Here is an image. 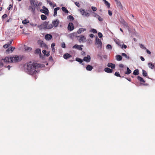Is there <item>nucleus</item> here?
Instances as JSON below:
<instances>
[{"instance_id":"1","label":"nucleus","mask_w":155,"mask_h":155,"mask_svg":"<svg viewBox=\"0 0 155 155\" xmlns=\"http://www.w3.org/2000/svg\"><path fill=\"white\" fill-rule=\"evenodd\" d=\"M44 64L36 62H29L27 64V70L28 74L31 75L35 74L39 71V68H43Z\"/></svg>"},{"instance_id":"2","label":"nucleus","mask_w":155,"mask_h":155,"mask_svg":"<svg viewBox=\"0 0 155 155\" xmlns=\"http://www.w3.org/2000/svg\"><path fill=\"white\" fill-rule=\"evenodd\" d=\"M22 58L23 57L21 56L16 55L15 57H6L5 58L2 59V60L5 62H16L21 61Z\"/></svg>"},{"instance_id":"3","label":"nucleus","mask_w":155,"mask_h":155,"mask_svg":"<svg viewBox=\"0 0 155 155\" xmlns=\"http://www.w3.org/2000/svg\"><path fill=\"white\" fill-rule=\"evenodd\" d=\"M43 26L45 29H51L53 26L52 24L50 23L49 22L45 21L43 23Z\"/></svg>"},{"instance_id":"4","label":"nucleus","mask_w":155,"mask_h":155,"mask_svg":"<svg viewBox=\"0 0 155 155\" xmlns=\"http://www.w3.org/2000/svg\"><path fill=\"white\" fill-rule=\"evenodd\" d=\"M81 14L82 15H84L85 16L88 17L89 15V13L86 12H85L84 9L83 8H80L78 10Z\"/></svg>"},{"instance_id":"5","label":"nucleus","mask_w":155,"mask_h":155,"mask_svg":"<svg viewBox=\"0 0 155 155\" xmlns=\"http://www.w3.org/2000/svg\"><path fill=\"white\" fill-rule=\"evenodd\" d=\"M42 8L43 9L40 10V12L45 14V15H48L49 13V11L48 8L45 6L42 7Z\"/></svg>"},{"instance_id":"6","label":"nucleus","mask_w":155,"mask_h":155,"mask_svg":"<svg viewBox=\"0 0 155 155\" xmlns=\"http://www.w3.org/2000/svg\"><path fill=\"white\" fill-rule=\"evenodd\" d=\"M78 37H79L80 38L79 39L78 41L79 42L81 43V42H84L86 41V39L85 37L83 35H80L78 36Z\"/></svg>"},{"instance_id":"7","label":"nucleus","mask_w":155,"mask_h":155,"mask_svg":"<svg viewBox=\"0 0 155 155\" xmlns=\"http://www.w3.org/2000/svg\"><path fill=\"white\" fill-rule=\"evenodd\" d=\"M35 6H37L36 5H35L30 6L28 7V10H30L32 13L34 14L35 12Z\"/></svg>"},{"instance_id":"8","label":"nucleus","mask_w":155,"mask_h":155,"mask_svg":"<svg viewBox=\"0 0 155 155\" xmlns=\"http://www.w3.org/2000/svg\"><path fill=\"white\" fill-rule=\"evenodd\" d=\"M59 23V21L58 20L56 19L53 21L52 22V24L53 26H54L55 27H57Z\"/></svg>"},{"instance_id":"9","label":"nucleus","mask_w":155,"mask_h":155,"mask_svg":"<svg viewBox=\"0 0 155 155\" xmlns=\"http://www.w3.org/2000/svg\"><path fill=\"white\" fill-rule=\"evenodd\" d=\"M83 45H75L73 47V48H75L76 49H77L79 50L80 51H82L83 50L82 48V47H83Z\"/></svg>"},{"instance_id":"10","label":"nucleus","mask_w":155,"mask_h":155,"mask_svg":"<svg viewBox=\"0 0 155 155\" xmlns=\"http://www.w3.org/2000/svg\"><path fill=\"white\" fill-rule=\"evenodd\" d=\"M68 29L70 31H72L74 29V26L72 23H70L68 25Z\"/></svg>"},{"instance_id":"11","label":"nucleus","mask_w":155,"mask_h":155,"mask_svg":"<svg viewBox=\"0 0 155 155\" xmlns=\"http://www.w3.org/2000/svg\"><path fill=\"white\" fill-rule=\"evenodd\" d=\"M84 61H86L87 62H89L91 61V57L89 55H87V57H84L83 59Z\"/></svg>"},{"instance_id":"12","label":"nucleus","mask_w":155,"mask_h":155,"mask_svg":"<svg viewBox=\"0 0 155 155\" xmlns=\"http://www.w3.org/2000/svg\"><path fill=\"white\" fill-rule=\"evenodd\" d=\"M15 47H11L10 48H9L8 49L6 50V52L7 53H9L10 51H11V52H12L13 51V50L15 49Z\"/></svg>"},{"instance_id":"13","label":"nucleus","mask_w":155,"mask_h":155,"mask_svg":"<svg viewBox=\"0 0 155 155\" xmlns=\"http://www.w3.org/2000/svg\"><path fill=\"white\" fill-rule=\"evenodd\" d=\"M45 38L46 40H50L52 38V36L50 34H47L45 36Z\"/></svg>"},{"instance_id":"14","label":"nucleus","mask_w":155,"mask_h":155,"mask_svg":"<svg viewBox=\"0 0 155 155\" xmlns=\"http://www.w3.org/2000/svg\"><path fill=\"white\" fill-rule=\"evenodd\" d=\"M30 2L31 5H36L38 6L39 5V4H38V3L35 2L34 0H29Z\"/></svg>"},{"instance_id":"15","label":"nucleus","mask_w":155,"mask_h":155,"mask_svg":"<svg viewBox=\"0 0 155 155\" xmlns=\"http://www.w3.org/2000/svg\"><path fill=\"white\" fill-rule=\"evenodd\" d=\"M107 66L112 69H114L115 67V64L111 63H109L107 64Z\"/></svg>"},{"instance_id":"16","label":"nucleus","mask_w":155,"mask_h":155,"mask_svg":"<svg viewBox=\"0 0 155 155\" xmlns=\"http://www.w3.org/2000/svg\"><path fill=\"white\" fill-rule=\"evenodd\" d=\"M104 71L107 73H111L112 72L113 70L108 68H104Z\"/></svg>"},{"instance_id":"17","label":"nucleus","mask_w":155,"mask_h":155,"mask_svg":"<svg viewBox=\"0 0 155 155\" xmlns=\"http://www.w3.org/2000/svg\"><path fill=\"white\" fill-rule=\"evenodd\" d=\"M71 57V55L68 53L64 54L63 55L64 58L65 59L69 58Z\"/></svg>"},{"instance_id":"18","label":"nucleus","mask_w":155,"mask_h":155,"mask_svg":"<svg viewBox=\"0 0 155 155\" xmlns=\"http://www.w3.org/2000/svg\"><path fill=\"white\" fill-rule=\"evenodd\" d=\"M59 9H60V7L56 8L54 10V16L55 17L57 16V11Z\"/></svg>"},{"instance_id":"19","label":"nucleus","mask_w":155,"mask_h":155,"mask_svg":"<svg viewBox=\"0 0 155 155\" xmlns=\"http://www.w3.org/2000/svg\"><path fill=\"white\" fill-rule=\"evenodd\" d=\"M86 31V29L85 28H80L78 31H77V33L78 34H80L83 31Z\"/></svg>"},{"instance_id":"20","label":"nucleus","mask_w":155,"mask_h":155,"mask_svg":"<svg viewBox=\"0 0 155 155\" xmlns=\"http://www.w3.org/2000/svg\"><path fill=\"white\" fill-rule=\"evenodd\" d=\"M40 45L41 47H45L46 48H48L47 46L43 41H41L40 42Z\"/></svg>"},{"instance_id":"21","label":"nucleus","mask_w":155,"mask_h":155,"mask_svg":"<svg viewBox=\"0 0 155 155\" xmlns=\"http://www.w3.org/2000/svg\"><path fill=\"white\" fill-rule=\"evenodd\" d=\"M115 2L116 3V4L117 7L121 8H122V5H121L120 2L118 0H117L115 1Z\"/></svg>"},{"instance_id":"22","label":"nucleus","mask_w":155,"mask_h":155,"mask_svg":"<svg viewBox=\"0 0 155 155\" xmlns=\"http://www.w3.org/2000/svg\"><path fill=\"white\" fill-rule=\"evenodd\" d=\"M121 23L124 25V26H125L127 28L129 27L128 24L126 23L124 20L122 19V21H121Z\"/></svg>"},{"instance_id":"23","label":"nucleus","mask_w":155,"mask_h":155,"mask_svg":"<svg viewBox=\"0 0 155 155\" xmlns=\"http://www.w3.org/2000/svg\"><path fill=\"white\" fill-rule=\"evenodd\" d=\"M96 43L99 45V46H101L102 45V42L101 41L99 38L96 39Z\"/></svg>"},{"instance_id":"24","label":"nucleus","mask_w":155,"mask_h":155,"mask_svg":"<svg viewBox=\"0 0 155 155\" xmlns=\"http://www.w3.org/2000/svg\"><path fill=\"white\" fill-rule=\"evenodd\" d=\"M105 4L107 7L108 8H110V4L106 0H103Z\"/></svg>"},{"instance_id":"25","label":"nucleus","mask_w":155,"mask_h":155,"mask_svg":"<svg viewBox=\"0 0 155 155\" xmlns=\"http://www.w3.org/2000/svg\"><path fill=\"white\" fill-rule=\"evenodd\" d=\"M116 59L118 61H120L122 59V56L120 55H117L116 56Z\"/></svg>"},{"instance_id":"26","label":"nucleus","mask_w":155,"mask_h":155,"mask_svg":"<svg viewBox=\"0 0 155 155\" xmlns=\"http://www.w3.org/2000/svg\"><path fill=\"white\" fill-rule=\"evenodd\" d=\"M86 68L87 70L88 71H91L93 69V67L92 66H91L90 65H88L87 66Z\"/></svg>"},{"instance_id":"27","label":"nucleus","mask_w":155,"mask_h":155,"mask_svg":"<svg viewBox=\"0 0 155 155\" xmlns=\"http://www.w3.org/2000/svg\"><path fill=\"white\" fill-rule=\"evenodd\" d=\"M137 79L138 80H139L140 82H143L144 83L145 82V81L143 80V79L140 76H138L137 77Z\"/></svg>"},{"instance_id":"28","label":"nucleus","mask_w":155,"mask_h":155,"mask_svg":"<svg viewBox=\"0 0 155 155\" xmlns=\"http://www.w3.org/2000/svg\"><path fill=\"white\" fill-rule=\"evenodd\" d=\"M148 65L149 67L151 69H154L155 66L152 63H148Z\"/></svg>"},{"instance_id":"29","label":"nucleus","mask_w":155,"mask_h":155,"mask_svg":"<svg viewBox=\"0 0 155 155\" xmlns=\"http://www.w3.org/2000/svg\"><path fill=\"white\" fill-rule=\"evenodd\" d=\"M62 10L64 12L66 13H68L69 12L66 9V8L63 7L61 8Z\"/></svg>"},{"instance_id":"30","label":"nucleus","mask_w":155,"mask_h":155,"mask_svg":"<svg viewBox=\"0 0 155 155\" xmlns=\"http://www.w3.org/2000/svg\"><path fill=\"white\" fill-rule=\"evenodd\" d=\"M127 71L125 72V73L127 74H129L131 73V71L130 70L129 68L127 67Z\"/></svg>"},{"instance_id":"31","label":"nucleus","mask_w":155,"mask_h":155,"mask_svg":"<svg viewBox=\"0 0 155 155\" xmlns=\"http://www.w3.org/2000/svg\"><path fill=\"white\" fill-rule=\"evenodd\" d=\"M35 53L37 54H41V50L40 49L37 48V49L35 51Z\"/></svg>"},{"instance_id":"32","label":"nucleus","mask_w":155,"mask_h":155,"mask_svg":"<svg viewBox=\"0 0 155 155\" xmlns=\"http://www.w3.org/2000/svg\"><path fill=\"white\" fill-rule=\"evenodd\" d=\"M41 19L42 20H45L47 18L46 16L44 15H41Z\"/></svg>"},{"instance_id":"33","label":"nucleus","mask_w":155,"mask_h":155,"mask_svg":"<svg viewBox=\"0 0 155 155\" xmlns=\"http://www.w3.org/2000/svg\"><path fill=\"white\" fill-rule=\"evenodd\" d=\"M133 74L135 75H137L139 74V70L138 69H136L134 71Z\"/></svg>"},{"instance_id":"34","label":"nucleus","mask_w":155,"mask_h":155,"mask_svg":"<svg viewBox=\"0 0 155 155\" xmlns=\"http://www.w3.org/2000/svg\"><path fill=\"white\" fill-rule=\"evenodd\" d=\"M97 15V18L100 21H102L103 20V18H102L99 15Z\"/></svg>"},{"instance_id":"35","label":"nucleus","mask_w":155,"mask_h":155,"mask_svg":"<svg viewBox=\"0 0 155 155\" xmlns=\"http://www.w3.org/2000/svg\"><path fill=\"white\" fill-rule=\"evenodd\" d=\"M29 22V21L26 19L23 20L22 21V23L23 24H26L27 23H28Z\"/></svg>"},{"instance_id":"36","label":"nucleus","mask_w":155,"mask_h":155,"mask_svg":"<svg viewBox=\"0 0 155 155\" xmlns=\"http://www.w3.org/2000/svg\"><path fill=\"white\" fill-rule=\"evenodd\" d=\"M143 75L145 77H147V74L146 71L144 70H143Z\"/></svg>"},{"instance_id":"37","label":"nucleus","mask_w":155,"mask_h":155,"mask_svg":"<svg viewBox=\"0 0 155 155\" xmlns=\"http://www.w3.org/2000/svg\"><path fill=\"white\" fill-rule=\"evenodd\" d=\"M121 55L125 57L127 59H129V57L127 55L125 54L124 53H122L121 54Z\"/></svg>"},{"instance_id":"38","label":"nucleus","mask_w":155,"mask_h":155,"mask_svg":"<svg viewBox=\"0 0 155 155\" xmlns=\"http://www.w3.org/2000/svg\"><path fill=\"white\" fill-rule=\"evenodd\" d=\"M76 61L80 62V63H82L83 62L82 60L79 58H76Z\"/></svg>"},{"instance_id":"39","label":"nucleus","mask_w":155,"mask_h":155,"mask_svg":"<svg viewBox=\"0 0 155 155\" xmlns=\"http://www.w3.org/2000/svg\"><path fill=\"white\" fill-rule=\"evenodd\" d=\"M38 27L40 30L42 28L45 29V28H44V27L43 26V24L41 25H38Z\"/></svg>"},{"instance_id":"40","label":"nucleus","mask_w":155,"mask_h":155,"mask_svg":"<svg viewBox=\"0 0 155 155\" xmlns=\"http://www.w3.org/2000/svg\"><path fill=\"white\" fill-rule=\"evenodd\" d=\"M25 49L26 51H31L32 48H31L30 47H27L25 48Z\"/></svg>"},{"instance_id":"41","label":"nucleus","mask_w":155,"mask_h":155,"mask_svg":"<svg viewBox=\"0 0 155 155\" xmlns=\"http://www.w3.org/2000/svg\"><path fill=\"white\" fill-rule=\"evenodd\" d=\"M106 48L107 49H112L111 45H110L108 44L107 45V46H106Z\"/></svg>"},{"instance_id":"42","label":"nucleus","mask_w":155,"mask_h":155,"mask_svg":"<svg viewBox=\"0 0 155 155\" xmlns=\"http://www.w3.org/2000/svg\"><path fill=\"white\" fill-rule=\"evenodd\" d=\"M115 42L118 45L120 46H121V45L120 44V43L118 40H115Z\"/></svg>"},{"instance_id":"43","label":"nucleus","mask_w":155,"mask_h":155,"mask_svg":"<svg viewBox=\"0 0 155 155\" xmlns=\"http://www.w3.org/2000/svg\"><path fill=\"white\" fill-rule=\"evenodd\" d=\"M114 75H115L117 76V77H121L119 72H116L115 73Z\"/></svg>"},{"instance_id":"44","label":"nucleus","mask_w":155,"mask_h":155,"mask_svg":"<svg viewBox=\"0 0 155 155\" xmlns=\"http://www.w3.org/2000/svg\"><path fill=\"white\" fill-rule=\"evenodd\" d=\"M140 47L143 49H146L147 48L146 47H145L143 45V44H140Z\"/></svg>"},{"instance_id":"45","label":"nucleus","mask_w":155,"mask_h":155,"mask_svg":"<svg viewBox=\"0 0 155 155\" xmlns=\"http://www.w3.org/2000/svg\"><path fill=\"white\" fill-rule=\"evenodd\" d=\"M68 18L70 19L71 20H73L74 19V17L71 15H69V16H68Z\"/></svg>"},{"instance_id":"46","label":"nucleus","mask_w":155,"mask_h":155,"mask_svg":"<svg viewBox=\"0 0 155 155\" xmlns=\"http://www.w3.org/2000/svg\"><path fill=\"white\" fill-rule=\"evenodd\" d=\"M98 35L99 38H101L103 36L102 34L100 32L98 33Z\"/></svg>"},{"instance_id":"47","label":"nucleus","mask_w":155,"mask_h":155,"mask_svg":"<svg viewBox=\"0 0 155 155\" xmlns=\"http://www.w3.org/2000/svg\"><path fill=\"white\" fill-rule=\"evenodd\" d=\"M91 31L92 32L94 33H97V30L94 29H93L91 30Z\"/></svg>"},{"instance_id":"48","label":"nucleus","mask_w":155,"mask_h":155,"mask_svg":"<svg viewBox=\"0 0 155 155\" xmlns=\"http://www.w3.org/2000/svg\"><path fill=\"white\" fill-rule=\"evenodd\" d=\"M61 47H62L63 48H65L66 47L65 44L64 42L62 43L61 45Z\"/></svg>"},{"instance_id":"49","label":"nucleus","mask_w":155,"mask_h":155,"mask_svg":"<svg viewBox=\"0 0 155 155\" xmlns=\"http://www.w3.org/2000/svg\"><path fill=\"white\" fill-rule=\"evenodd\" d=\"M12 41H13V40H11L9 42H8V44H7V45H8V46L9 45H11L12 43Z\"/></svg>"},{"instance_id":"50","label":"nucleus","mask_w":155,"mask_h":155,"mask_svg":"<svg viewBox=\"0 0 155 155\" xmlns=\"http://www.w3.org/2000/svg\"><path fill=\"white\" fill-rule=\"evenodd\" d=\"M7 17V15L6 14H5L2 16V19L5 18Z\"/></svg>"},{"instance_id":"51","label":"nucleus","mask_w":155,"mask_h":155,"mask_svg":"<svg viewBox=\"0 0 155 155\" xmlns=\"http://www.w3.org/2000/svg\"><path fill=\"white\" fill-rule=\"evenodd\" d=\"M75 5L77 6L78 7H79L80 6V4L78 2H75Z\"/></svg>"},{"instance_id":"52","label":"nucleus","mask_w":155,"mask_h":155,"mask_svg":"<svg viewBox=\"0 0 155 155\" xmlns=\"http://www.w3.org/2000/svg\"><path fill=\"white\" fill-rule=\"evenodd\" d=\"M91 9L94 11H95L97 10V8L94 7H92Z\"/></svg>"},{"instance_id":"53","label":"nucleus","mask_w":155,"mask_h":155,"mask_svg":"<svg viewBox=\"0 0 155 155\" xmlns=\"http://www.w3.org/2000/svg\"><path fill=\"white\" fill-rule=\"evenodd\" d=\"M108 13L109 15L111 16L112 15L111 11L110 10H108Z\"/></svg>"},{"instance_id":"54","label":"nucleus","mask_w":155,"mask_h":155,"mask_svg":"<svg viewBox=\"0 0 155 155\" xmlns=\"http://www.w3.org/2000/svg\"><path fill=\"white\" fill-rule=\"evenodd\" d=\"M121 46L122 48H124L125 49H126L127 48V45H124V44H123L122 46Z\"/></svg>"},{"instance_id":"55","label":"nucleus","mask_w":155,"mask_h":155,"mask_svg":"<svg viewBox=\"0 0 155 155\" xmlns=\"http://www.w3.org/2000/svg\"><path fill=\"white\" fill-rule=\"evenodd\" d=\"M12 7V6L10 4L9 5L8 7V9L9 10Z\"/></svg>"},{"instance_id":"56","label":"nucleus","mask_w":155,"mask_h":155,"mask_svg":"<svg viewBox=\"0 0 155 155\" xmlns=\"http://www.w3.org/2000/svg\"><path fill=\"white\" fill-rule=\"evenodd\" d=\"M3 47L4 48H8V45L5 44V45H4Z\"/></svg>"},{"instance_id":"57","label":"nucleus","mask_w":155,"mask_h":155,"mask_svg":"<svg viewBox=\"0 0 155 155\" xmlns=\"http://www.w3.org/2000/svg\"><path fill=\"white\" fill-rule=\"evenodd\" d=\"M55 44L54 43H52L51 45V48H54V46H55Z\"/></svg>"},{"instance_id":"58","label":"nucleus","mask_w":155,"mask_h":155,"mask_svg":"<svg viewBox=\"0 0 155 155\" xmlns=\"http://www.w3.org/2000/svg\"><path fill=\"white\" fill-rule=\"evenodd\" d=\"M47 52V51H46V50H43L42 51V52H43V53L45 55V54H46V53Z\"/></svg>"},{"instance_id":"59","label":"nucleus","mask_w":155,"mask_h":155,"mask_svg":"<svg viewBox=\"0 0 155 155\" xmlns=\"http://www.w3.org/2000/svg\"><path fill=\"white\" fill-rule=\"evenodd\" d=\"M49 4L51 5H54V4L52 3L51 1H49L48 2Z\"/></svg>"},{"instance_id":"60","label":"nucleus","mask_w":155,"mask_h":155,"mask_svg":"<svg viewBox=\"0 0 155 155\" xmlns=\"http://www.w3.org/2000/svg\"><path fill=\"white\" fill-rule=\"evenodd\" d=\"M119 67L120 68H123L124 67V65L122 64H120L119 65Z\"/></svg>"},{"instance_id":"61","label":"nucleus","mask_w":155,"mask_h":155,"mask_svg":"<svg viewBox=\"0 0 155 155\" xmlns=\"http://www.w3.org/2000/svg\"><path fill=\"white\" fill-rule=\"evenodd\" d=\"M147 52L149 54H150L151 53V52L148 49H147Z\"/></svg>"},{"instance_id":"62","label":"nucleus","mask_w":155,"mask_h":155,"mask_svg":"<svg viewBox=\"0 0 155 155\" xmlns=\"http://www.w3.org/2000/svg\"><path fill=\"white\" fill-rule=\"evenodd\" d=\"M50 55L49 52H48L47 54H46L45 55H46V56L48 57Z\"/></svg>"},{"instance_id":"63","label":"nucleus","mask_w":155,"mask_h":155,"mask_svg":"<svg viewBox=\"0 0 155 155\" xmlns=\"http://www.w3.org/2000/svg\"><path fill=\"white\" fill-rule=\"evenodd\" d=\"M89 36L91 38H93L94 37V35L93 34H91Z\"/></svg>"},{"instance_id":"64","label":"nucleus","mask_w":155,"mask_h":155,"mask_svg":"<svg viewBox=\"0 0 155 155\" xmlns=\"http://www.w3.org/2000/svg\"><path fill=\"white\" fill-rule=\"evenodd\" d=\"M140 59L141 60L143 61L145 60L144 58L142 56L140 57Z\"/></svg>"}]
</instances>
